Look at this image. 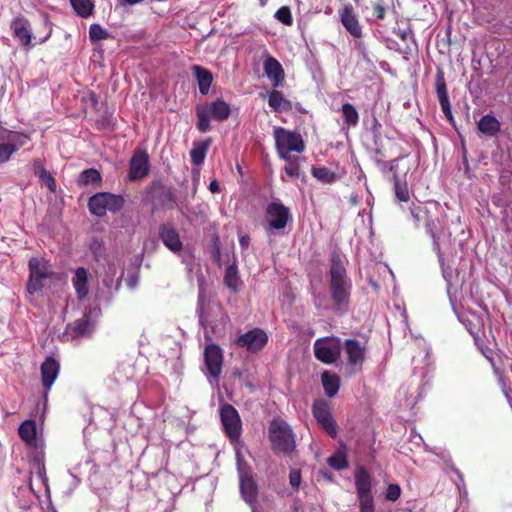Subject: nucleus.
<instances>
[{
    "instance_id": "1",
    "label": "nucleus",
    "mask_w": 512,
    "mask_h": 512,
    "mask_svg": "<svg viewBox=\"0 0 512 512\" xmlns=\"http://www.w3.org/2000/svg\"><path fill=\"white\" fill-rule=\"evenodd\" d=\"M328 272L329 297L324 293L312 292L316 309L332 310L337 314H345L349 310L352 291V280L346 270V258L334 250L330 255Z\"/></svg>"
},
{
    "instance_id": "2",
    "label": "nucleus",
    "mask_w": 512,
    "mask_h": 512,
    "mask_svg": "<svg viewBox=\"0 0 512 512\" xmlns=\"http://www.w3.org/2000/svg\"><path fill=\"white\" fill-rule=\"evenodd\" d=\"M269 438L277 453L290 454L295 449V435L289 424L283 419L276 418L270 422Z\"/></svg>"
},
{
    "instance_id": "3",
    "label": "nucleus",
    "mask_w": 512,
    "mask_h": 512,
    "mask_svg": "<svg viewBox=\"0 0 512 512\" xmlns=\"http://www.w3.org/2000/svg\"><path fill=\"white\" fill-rule=\"evenodd\" d=\"M359 512H375V501L372 493V479L368 471L360 466L354 473Z\"/></svg>"
},
{
    "instance_id": "4",
    "label": "nucleus",
    "mask_w": 512,
    "mask_h": 512,
    "mask_svg": "<svg viewBox=\"0 0 512 512\" xmlns=\"http://www.w3.org/2000/svg\"><path fill=\"white\" fill-rule=\"evenodd\" d=\"M146 193L153 211H157L162 208L172 210L177 206L176 196L172 189L167 187L159 179L151 182V184L146 188Z\"/></svg>"
},
{
    "instance_id": "5",
    "label": "nucleus",
    "mask_w": 512,
    "mask_h": 512,
    "mask_svg": "<svg viewBox=\"0 0 512 512\" xmlns=\"http://www.w3.org/2000/svg\"><path fill=\"white\" fill-rule=\"evenodd\" d=\"M29 279L27 282V292L30 295L37 294L47 284L48 279L54 275L49 266L39 258H31L28 263Z\"/></svg>"
},
{
    "instance_id": "6",
    "label": "nucleus",
    "mask_w": 512,
    "mask_h": 512,
    "mask_svg": "<svg viewBox=\"0 0 512 512\" xmlns=\"http://www.w3.org/2000/svg\"><path fill=\"white\" fill-rule=\"evenodd\" d=\"M315 358L322 363L332 364L339 358L342 344L338 337H323L314 342Z\"/></svg>"
},
{
    "instance_id": "7",
    "label": "nucleus",
    "mask_w": 512,
    "mask_h": 512,
    "mask_svg": "<svg viewBox=\"0 0 512 512\" xmlns=\"http://www.w3.org/2000/svg\"><path fill=\"white\" fill-rule=\"evenodd\" d=\"M274 139L276 150L301 153L305 150L302 136L296 131H290L283 127H274Z\"/></svg>"
},
{
    "instance_id": "8",
    "label": "nucleus",
    "mask_w": 512,
    "mask_h": 512,
    "mask_svg": "<svg viewBox=\"0 0 512 512\" xmlns=\"http://www.w3.org/2000/svg\"><path fill=\"white\" fill-rule=\"evenodd\" d=\"M237 471L239 475L240 493L246 503L252 504L256 501L258 486L253 478L249 465L238 458Z\"/></svg>"
},
{
    "instance_id": "9",
    "label": "nucleus",
    "mask_w": 512,
    "mask_h": 512,
    "mask_svg": "<svg viewBox=\"0 0 512 512\" xmlns=\"http://www.w3.org/2000/svg\"><path fill=\"white\" fill-rule=\"evenodd\" d=\"M265 218L267 221V229L271 230H282L289 221H292L289 208L279 199H275L267 205Z\"/></svg>"
},
{
    "instance_id": "10",
    "label": "nucleus",
    "mask_w": 512,
    "mask_h": 512,
    "mask_svg": "<svg viewBox=\"0 0 512 512\" xmlns=\"http://www.w3.org/2000/svg\"><path fill=\"white\" fill-rule=\"evenodd\" d=\"M220 418L227 437L237 440L241 435L242 425L238 411L230 404L220 408Z\"/></svg>"
},
{
    "instance_id": "11",
    "label": "nucleus",
    "mask_w": 512,
    "mask_h": 512,
    "mask_svg": "<svg viewBox=\"0 0 512 512\" xmlns=\"http://www.w3.org/2000/svg\"><path fill=\"white\" fill-rule=\"evenodd\" d=\"M204 361L209 376V382L217 383L222 371V349L216 344L207 345L204 350Z\"/></svg>"
},
{
    "instance_id": "12",
    "label": "nucleus",
    "mask_w": 512,
    "mask_h": 512,
    "mask_svg": "<svg viewBox=\"0 0 512 512\" xmlns=\"http://www.w3.org/2000/svg\"><path fill=\"white\" fill-rule=\"evenodd\" d=\"M312 413L321 428L331 437H337L336 423L331 415L330 407L325 400H315Z\"/></svg>"
},
{
    "instance_id": "13",
    "label": "nucleus",
    "mask_w": 512,
    "mask_h": 512,
    "mask_svg": "<svg viewBox=\"0 0 512 512\" xmlns=\"http://www.w3.org/2000/svg\"><path fill=\"white\" fill-rule=\"evenodd\" d=\"M268 342L267 333L261 328L251 329L241 334L236 339L237 346L246 349L250 353H257L264 348Z\"/></svg>"
},
{
    "instance_id": "14",
    "label": "nucleus",
    "mask_w": 512,
    "mask_h": 512,
    "mask_svg": "<svg viewBox=\"0 0 512 512\" xmlns=\"http://www.w3.org/2000/svg\"><path fill=\"white\" fill-rule=\"evenodd\" d=\"M342 348L347 358V365L351 368V372H356L364 362L365 346L356 339H346Z\"/></svg>"
},
{
    "instance_id": "15",
    "label": "nucleus",
    "mask_w": 512,
    "mask_h": 512,
    "mask_svg": "<svg viewBox=\"0 0 512 512\" xmlns=\"http://www.w3.org/2000/svg\"><path fill=\"white\" fill-rule=\"evenodd\" d=\"M150 170L149 156L146 151L136 149L129 164V178L139 180L148 175Z\"/></svg>"
},
{
    "instance_id": "16",
    "label": "nucleus",
    "mask_w": 512,
    "mask_h": 512,
    "mask_svg": "<svg viewBox=\"0 0 512 512\" xmlns=\"http://www.w3.org/2000/svg\"><path fill=\"white\" fill-rule=\"evenodd\" d=\"M339 18L341 24L351 36L357 39L363 36L362 27L351 4H345L343 6L339 11Z\"/></svg>"
},
{
    "instance_id": "17",
    "label": "nucleus",
    "mask_w": 512,
    "mask_h": 512,
    "mask_svg": "<svg viewBox=\"0 0 512 512\" xmlns=\"http://www.w3.org/2000/svg\"><path fill=\"white\" fill-rule=\"evenodd\" d=\"M60 370V364L59 362L54 359L53 357H47L45 361L41 364V378H42V384L46 391H48L55 380L58 377ZM48 398V392H45L43 394V401L44 405H46Z\"/></svg>"
},
{
    "instance_id": "18",
    "label": "nucleus",
    "mask_w": 512,
    "mask_h": 512,
    "mask_svg": "<svg viewBox=\"0 0 512 512\" xmlns=\"http://www.w3.org/2000/svg\"><path fill=\"white\" fill-rule=\"evenodd\" d=\"M94 329L93 322L89 315L84 314L81 318L69 323L65 328V336L71 339L88 337Z\"/></svg>"
},
{
    "instance_id": "19",
    "label": "nucleus",
    "mask_w": 512,
    "mask_h": 512,
    "mask_svg": "<svg viewBox=\"0 0 512 512\" xmlns=\"http://www.w3.org/2000/svg\"><path fill=\"white\" fill-rule=\"evenodd\" d=\"M159 237L163 244L173 253H179L183 244L177 230L169 223L162 224L159 228Z\"/></svg>"
},
{
    "instance_id": "20",
    "label": "nucleus",
    "mask_w": 512,
    "mask_h": 512,
    "mask_svg": "<svg viewBox=\"0 0 512 512\" xmlns=\"http://www.w3.org/2000/svg\"><path fill=\"white\" fill-rule=\"evenodd\" d=\"M199 323L205 330V335L207 336L209 333H212L214 335H221L224 330L219 329L218 325L214 323L213 319L211 318V313L209 310H207L204 306V299L201 294H199L198 297V306L196 309Z\"/></svg>"
},
{
    "instance_id": "21",
    "label": "nucleus",
    "mask_w": 512,
    "mask_h": 512,
    "mask_svg": "<svg viewBox=\"0 0 512 512\" xmlns=\"http://www.w3.org/2000/svg\"><path fill=\"white\" fill-rule=\"evenodd\" d=\"M10 28L23 46L31 45L32 33L28 19L19 15L11 21Z\"/></svg>"
},
{
    "instance_id": "22",
    "label": "nucleus",
    "mask_w": 512,
    "mask_h": 512,
    "mask_svg": "<svg viewBox=\"0 0 512 512\" xmlns=\"http://www.w3.org/2000/svg\"><path fill=\"white\" fill-rule=\"evenodd\" d=\"M444 222L441 221L438 217L429 218L425 223V231L432 239V248L433 251L440 255V242L441 238L444 235Z\"/></svg>"
},
{
    "instance_id": "23",
    "label": "nucleus",
    "mask_w": 512,
    "mask_h": 512,
    "mask_svg": "<svg viewBox=\"0 0 512 512\" xmlns=\"http://www.w3.org/2000/svg\"><path fill=\"white\" fill-rule=\"evenodd\" d=\"M264 72L265 75L272 81L274 88L282 85V82L284 81V70L276 58L268 56L265 59Z\"/></svg>"
},
{
    "instance_id": "24",
    "label": "nucleus",
    "mask_w": 512,
    "mask_h": 512,
    "mask_svg": "<svg viewBox=\"0 0 512 512\" xmlns=\"http://www.w3.org/2000/svg\"><path fill=\"white\" fill-rule=\"evenodd\" d=\"M0 140L5 141L6 144L10 146V149H13V153H15L30 141V136L22 132L0 127Z\"/></svg>"
},
{
    "instance_id": "25",
    "label": "nucleus",
    "mask_w": 512,
    "mask_h": 512,
    "mask_svg": "<svg viewBox=\"0 0 512 512\" xmlns=\"http://www.w3.org/2000/svg\"><path fill=\"white\" fill-rule=\"evenodd\" d=\"M89 272L84 267H78L72 277V284L76 292L77 299L82 301L86 299L89 293L88 286Z\"/></svg>"
},
{
    "instance_id": "26",
    "label": "nucleus",
    "mask_w": 512,
    "mask_h": 512,
    "mask_svg": "<svg viewBox=\"0 0 512 512\" xmlns=\"http://www.w3.org/2000/svg\"><path fill=\"white\" fill-rule=\"evenodd\" d=\"M205 109L211 118L218 122L227 120L231 114L230 105L220 98L211 102Z\"/></svg>"
},
{
    "instance_id": "27",
    "label": "nucleus",
    "mask_w": 512,
    "mask_h": 512,
    "mask_svg": "<svg viewBox=\"0 0 512 512\" xmlns=\"http://www.w3.org/2000/svg\"><path fill=\"white\" fill-rule=\"evenodd\" d=\"M211 143L212 140L210 138L193 143L192 149L190 150V158L193 165L200 166L204 163Z\"/></svg>"
},
{
    "instance_id": "28",
    "label": "nucleus",
    "mask_w": 512,
    "mask_h": 512,
    "mask_svg": "<svg viewBox=\"0 0 512 512\" xmlns=\"http://www.w3.org/2000/svg\"><path fill=\"white\" fill-rule=\"evenodd\" d=\"M33 172L35 176L39 178V180L46 185L48 190L52 193L56 192V181L55 178L52 176V174L47 171L40 159H35L33 161Z\"/></svg>"
},
{
    "instance_id": "29",
    "label": "nucleus",
    "mask_w": 512,
    "mask_h": 512,
    "mask_svg": "<svg viewBox=\"0 0 512 512\" xmlns=\"http://www.w3.org/2000/svg\"><path fill=\"white\" fill-rule=\"evenodd\" d=\"M192 71L194 76L197 79L199 92L202 95H207L211 86V83L213 81L212 73L199 65H194L192 67Z\"/></svg>"
},
{
    "instance_id": "30",
    "label": "nucleus",
    "mask_w": 512,
    "mask_h": 512,
    "mask_svg": "<svg viewBox=\"0 0 512 512\" xmlns=\"http://www.w3.org/2000/svg\"><path fill=\"white\" fill-rule=\"evenodd\" d=\"M435 88L437 98L441 108H448L450 104L444 73L442 70H438L435 77Z\"/></svg>"
},
{
    "instance_id": "31",
    "label": "nucleus",
    "mask_w": 512,
    "mask_h": 512,
    "mask_svg": "<svg viewBox=\"0 0 512 512\" xmlns=\"http://www.w3.org/2000/svg\"><path fill=\"white\" fill-rule=\"evenodd\" d=\"M500 122L490 114L484 115L478 122L479 131L487 136H495L500 131Z\"/></svg>"
},
{
    "instance_id": "32",
    "label": "nucleus",
    "mask_w": 512,
    "mask_h": 512,
    "mask_svg": "<svg viewBox=\"0 0 512 512\" xmlns=\"http://www.w3.org/2000/svg\"><path fill=\"white\" fill-rule=\"evenodd\" d=\"M19 437L30 446L36 445L37 429L33 420H25L18 429Z\"/></svg>"
},
{
    "instance_id": "33",
    "label": "nucleus",
    "mask_w": 512,
    "mask_h": 512,
    "mask_svg": "<svg viewBox=\"0 0 512 512\" xmlns=\"http://www.w3.org/2000/svg\"><path fill=\"white\" fill-rule=\"evenodd\" d=\"M88 208L91 214L103 217L107 213L105 192H99L89 198Z\"/></svg>"
},
{
    "instance_id": "34",
    "label": "nucleus",
    "mask_w": 512,
    "mask_h": 512,
    "mask_svg": "<svg viewBox=\"0 0 512 512\" xmlns=\"http://www.w3.org/2000/svg\"><path fill=\"white\" fill-rule=\"evenodd\" d=\"M268 104L276 112L291 109V102L284 97L281 91L276 89L268 93Z\"/></svg>"
},
{
    "instance_id": "35",
    "label": "nucleus",
    "mask_w": 512,
    "mask_h": 512,
    "mask_svg": "<svg viewBox=\"0 0 512 512\" xmlns=\"http://www.w3.org/2000/svg\"><path fill=\"white\" fill-rule=\"evenodd\" d=\"M321 381L325 394L329 398L334 397L338 393L340 387V378L336 374L330 373L329 371H324L321 375Z\"/></svg>"
},
{
    "instance_id": "36",
    "label": "nucleus",
    "mask_w": 512,
    "mask_h": 512,
    "mask_svg": "<svg viewBox=\"0 0 512 512\" xmlns=\"http://www.w3.org/2000/svg\"><path fill=\"white\" fill-rule=\"evenodd\" d=\"M224 283L231 291H237L240 284V277L236 264L233 263L227 266L224 275Z\"/></svg>"
},
{
    "instance_id": "37",
    "label": "nucleus",
    "mask_w": 512,
    "mask_h": 512,
    "mask_svg": "<svg viewBox=\"0 0 512 512\" xmlns=\"http://www.w3.org/2000/svg\"><path fill=\"white\" fill-rule=\"evenodd\" d=\"M101 180L102 178L100 172L97 169L89 168L83 170L79 174L76 182L79 186H86L89 184L100 183Z\"/></svg>"
},
{
    "instance_id": "38",
    "label": "nucleus",
    "mask_w": 512,
    "mask_h": 512,
    "mask_svg": "<svg viewBox=\"0 0 512 512\" xmlns=\"http://www.w3.org/2000/svg\"><path fill=\"white\" fill-rule=\"evenodd\" d=\"M344 123L349 127L357 126L359 122V114L351 103H344L341 108Z\"/></svg>"
},
{
    "instance_id": "39",
    "label": "nucleus",
    "mask_w": 512,
    "mask_h": 512,
    "mask_svg": "<svg viewBox=\"0 0 512 512\" xmlns=\"http://www.w3.org/2000/svg\"><path fill=\"white\" fill-rule=\"evenodd\" d=\"M70 3L76 14L82 18L89 17L94 9V3L91 0H70Z\"/></svg>"
},
{
    "instance_id": "40",
    "label": "nucleus",
    "mask_w": 512,
    "mask_h": 512,
    "mask_svg": "<svg viewBox=\"0 0 512 512\" xmlns=\"http://www.w3.org/2000/svg\"><path fill=\"white\" fill-rule=\"evenodd\" d=\"M311 174L322 183H333L337 179L336 174L324 166L312 167Z\"/></svg>"
},
{
    "instance_id": "41",
    "label": "nucleus",
    "mask_w": 512,
    "mask_h": 512,
    "mask_svg": "<svg viewBox=\"0 0 512 512\" xmlns=\"http://www.w3.org/2000/svg\"><path fill=\"white\" fill-rule=\"evenodd\" d=\"M89 250L91 251L94 259L97 262L105 261L106 259V249L104 243L98 237H93L90 240Z\"/></svg>"
},
{
    "instance_id": "42",
    "label": "nucleus",
    "mask_w": 512,
    "mask_h": 512,
    "mask_svg": "<svg viewBox=\"0 0 512 512\" xmlns=\"http://www.w3.org/2000/svg\"><path fill=\"white\" fill-rule=\"evenodd\" d=\"M394 192L399 202L408 203L410 201V192L406 181H400L397 176L394 177Z\"/></svg>"
},
{
    "instance_id": "43",
    "label": "nucleus",
    "mask_w": 512,
    "mask_h": 512,
    "mask_svg": "<svg viewBox=\"0 0 512 512\" xmlns=\"http://www.w3.org/2000/svg\"><path fill=\"white\" fill-rule=\"evenodd\" d=\"M196 116H197V129L202 132L206 133L211 130L210 125V119L211 115L206 111L203 107H197L196 108Z\"/></svg>"
},
{
    "instance_id": "44",
    "label": "nucleus",
    "mask_w": 512,
    "mask_h": 512,
    "mask_svg": "<svg viewBox=\"0 0 512 512\" xmlns=\"http://www.w3.org/2000/svg\"><path fill=\"white\" fill-rule=\"evenodd\" d=\"M105 198L107 211L115 213L120 211L124 207L125 200L121 195L105 192Z\"/></svg>"
},
{
    "instance_id": "45",
    "label": "nucleus",
    "mask_w": 512,
    "mask_h": 512,
    "mask_svg": "<svg viewBox=\"0 0 512 512\" xmlns=\"http://www.w3.org/2000/svg\"><path fill=\"white\" fill-rule=\"evenodd\" d=\"M327 463L337 471L344 470L349 466L345 453L341 451H337L334 455L330 456L327 459Z\"/></svg>"
},
{
    "instance_id": "46",
    "label": "nucleus",
    "mask_w": 512,
    "mask_h": 512,
    "mask_svg": "<svg viewBox=\"0 0 512 512\" xmlns=\"http://www.w3.org/2000/svg\"><path fill=\"white\" fill-rule=\"evenodd\" d=\"M109 33L100 24H92L89 27V38L92 42L107 39Z\"/></svg>"
},
{
    "instance_id": "47",
    "label": "nucleus",
    "mask_w": 512,
    "mask_h": 512,
    "mask_svg": "<svg viewBox=\"0 0 512 512\" xmlns=\"http://www.w3.org/2000/svg\"><path fill=\"white\" fill-rule=\"evenodd\" d=\"M274 17L278 21L283 23L284 25H292V23H293V18H292V15H291V11H290V8L288 6L280 7L276 11Z\"/></svg>"
},
{
    "instance_id": "48",
    "label": "nucleus",
    "mask_w": 512,
    "mask_h": 512,
    "mask_svg": "<svg viewBox=\"0 0 512 512\" xmlns=\"http://www.w3.org/2000/svg\"><path fill=\"white\" fill-rule=\"evenodd\" d=\"M401 495V488L398 484H389L385 493V498L389 501L395 502Z\"/></svg>"
},
{
    "instance_id": "49",
    "label": "nucleus",
    "mask_w": 512,
    "mask_h": 512,
    "mask_svg": "<svg viewBox=\"0 0 512 512\" xmlns=\"http://www.w3.org/2000/svg\"><path fill=\"white\" fill-rule=\"evenodd\" d=\"M284 171L289 177H298L300 172L298 158L292 159L291 162L286 163V165L284 166Z\"/></svg>"
},
{
    "instance_id": "50",
    "label": "nucleus",
    "mask_w": 512,
    "mask_h": 512,
    "mask_svg": "<svg viewBox=\"0 0 512 512\" xmlns=\"http://www.w3.org/2000/svg\"><path fill=\"white\" fill-rule=\"evenodd\" d=\"M12 155L13 149H10V146L5 141L0 140V163L9 161Z\"/></svg>"
},
{
    "instance_id": "51",
    "label": "nucleus",
    "mask_w": 512,
    "mask_h": 512,
    "mask_svg": "<svg viewBox=\"0 0 512 512\" xmlns=\"http://www.w3.org/2000/svg\"><path fill=\"white\" fill-rule=\"evenodd\" d=\"M438 261L442 270V275L444 279L449 282L452 278V269L449 266L445 265V259L442 251L440 250V255H437Z\"/></svg>"
},
{
    "instance_id": "52",
    "label": "nucleus",
    "mask_w": 512,
    "mask_h": 512,
    "mask_svg": "<svg viewBox=\"0 0 512 512\" xmlns=\"http://www.w3.org/2000/svg\"><path fill=\"white\" fill-rule=\"evenodd\" d=\"M289 483L293 488L298 489L301 483V473L298 469H292L289 473Z\"/></svg>"
},
{
    "instance_id": "53",
    "label": "nucleus",
    "mask_w": 512,
    "mask_h": 512,
    "mask_svg": "<svg viewBox=\"0 0 512 512\" xmlns=\"http://www.w3.org/2000/svg\"><path fill=\"white\" fill-rule=\"evenodd\" d=\"M115 274H116L115 266L113 264H109L108 269L106 271L105 278L103 279V283L105 286L109 287L112 284Z\"/></svg>"
},
{
    "instance_id": "54",
    "label": "nucleus",
    "mask_w": 512,
    "mask_h": 512,
    "mask_svg": "<svg viewBox=\"0 0 512 512\" xmlns=\"http://www.w3.org/2000/svg\"><path fill=\"white\" fill-rule=\"evenodd\" d=\"M416 206H417L418 211L421 213L422 221H425V223L428 221L429 218L433 217L428 205H416Z\"/></svg>"
},
{
    "instance_id": "55",
    "label": "nucleus",
    "mask_w": 512,
    "mask_h": 512,
    "mask_svg": "<svg viewBox=\"0 0 512 512\" xmlns=\"http://www.w3.org/2000/svg\"><path fill=\"white\" fill-rule=\"evenodd\" d=\"M372 5H373V10H374V12L376 14V18L379 19V20H382L384 18V15H385V8L381 4V0H377Z\"/></svg>"
},
{
    "instance_id": "56",
    "label": "nucleus",
    "mask_w": 512,
    "mask_h": 512,
    "mask_svg": "<svg viewBox=\"0 0 512 512\" xmlns=\"http://www.w3.org/2000/svg\"><path fill=\"white\" fill-rule=\"evenodd\" d=\"M409 209L411 217L414 220L416 226L418 227L419 223L422 221L421 213L418 211L417 206L414 204Z\"/></svg>"
},
{
    "instance_id": "57",
    "label": "nucleus",
    "mask_w": 512,
    "mask_h": 512,
    "mask_svg": "<svg viewBox=\"0 0 512 512\" xmlns=\"http://www.w3.org/2000/svg\"><path fill=\"white\" fill-rule=\"evenodd\" d=\"M397 35L403 41H406L408 38H413V32L410 28L399 30Z\"/></svg>"
},
{
    "instance_id": "58",
    "label": "nucleus",
    "mask_w": 512,
    "mask_h": 512,
    "mask_svg": "<svg viewBox=\"0 0 512 512\" xmlns=\"http://www.w3.org/2000/svg\"><path fill=\"white\" fill-rule=\"evenodd\" d=\"M458 316V319L460 322H462L464 324V326L466 327V329L471 333L473 334V331H472V322L468 319V317H466L465 315L463 314H457Z\"/></svg>"
},
{
    "instance_id": "59",
    "label": "nucleus",
    "mask_w": 512,
    "mask_h": 512,
    "mask_svg": "<svg viewBox=\"0 0 512 512\" xmlns=\"http://www.w3.org/2000/svg\"><path fill=\"white\" fill-rule=\"evenodd\" d=\"M445 118L449 121L451 125H455L454 116L452 114L451 105L448 108H441Z\"/></svg>"
},
{
    "instance_id": "60",
    "label": "nucleus",
    "mask_w": 512,
    "mask_h": 512,
    "mask_svg": "<svg viewBox=\"0 0 512 512\" xmlns=\"http://www.w3.org/2000/svg\"><path fill=\"white\" fill-rule=\"evenodd\" d=\"M445 118L449 121L451 125H455L454 116L452 114L451 105L448 108H441Z\"/></svg>"
},
{
    "instance_id": "61",
    "label": "nucleus",
    "mask_w": 512,
    "mask_h": 512,
    "mask_svg": "<svg viewBox=\"0 0 512 512\" xmlns=\"http://www.w3.org/2000/svg\"><path fill=\"white\" fill-rule=\"evenodd\" d=\"M277 153L279 155V157L283 160L286 161V163H289L291 162L292 159H296L297 157L295 156H291L290 153L291 152H285V151H282V150H277Z\"/></svg>"
},
{
    "instance_id": "62",
    "label": "nucleus",
    "mask_w": 512,
    "mask_h": 512,
    "mask_svg": "<svg viewBox=\"0 0 512 512\" xmlns=\"http://www.w3.org/2000/svg\"><path fill=\"white\" fill-rule=\"evenodd\" d=\"M212 255H213V258L217 261H219L221 258V249H220V246H219L217 240L214 243Z\"/></svg>"
},
{
    "instance_id": "63",
    "label": "nucleus",
    "mask_w": 512,
    "mask_h": 512,
    "mask_svg": "<svg viewBox=\"0 0 512 512\" xmlns=\"http://www.w3.org/2000/svg\"><path fill=\"white\" fill-rule=\"evenodd\" d=\"M209 190L211 193H218L220 192V185L217 180H212L209 184Z\"/></svg>"
},
{
    "instance_id": "64",
    "label": "nucleus",
    "mask_w": 512,
    "mask_h": 512,
    "mask_svg": "<svg viewBox=\"0 0 512 512\" xmlns=\"http://www.w3.org/2000/svg\"><path fill=\"white\" fill-rule=\"evenodd\" d=\"M249 242H250V238H249V236H247V235H243V236H241V237L239 238V244H240V246H241L242 248H246V247H248Z\"/></svg>"
}]
</instances>
